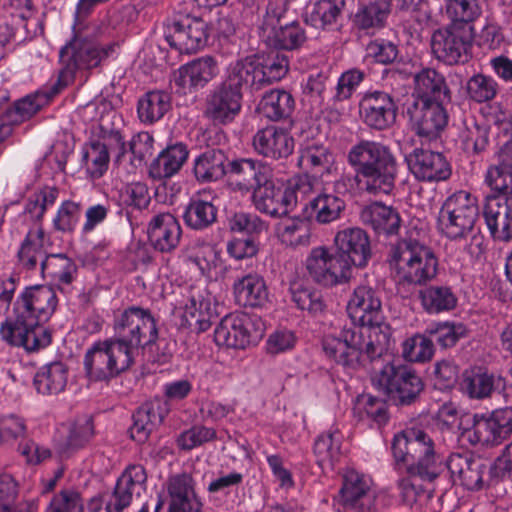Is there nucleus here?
<instances>
[{
	"mask_svg": "<svg viewBox=\"0 0 512 512\" xmlns=\"http://www.w3.org/2000/svg\"><path fill=\"white\" fill-rule=\"evenodd\" d=\"M114 336L109 338L128 356L135 354L140 347L156 342L158 330L156 321L148 309L130 306L117 311L113 317Z\"/></svg>",
	"mask_w": 512,
	"mask_h": 512,
	"instance_id": "423d86ee",
	"label": "nucleus"
},
{
	"mask_svg": "<svg viewBox=\"0 0 512 512\" xmlns=\"http://www.w3.org/2000/svg\"><path fill=\"white\" fill-rule=\"evenodd\" d=\"M512 435V408L504 407L488 413H475L472 426L463 437L472 445L495 447Z\"/></svg>",
	"mask_w": 512,
	"mask_h": 512,
	"instance_id": "9d476101",
	"label": "nucleus"
},
{
	"mask_svg": "<svg viewBox=\"0 0 512 512\" xmlns=\"http://www.w3.org/2000/svg\"><path fill=\"white\" fill-rule=\"evenodd\" d=\"M18 494L17 483L11 475H0V512H31L32 506L28 503H13Z\"/></svg>",
	"mask_w": 512,
	"mask_h": 512,
	"instance_id": "0e129e2a",
	"label": "nucleus"
},
{
	"mask_svg": "<svg viewBox=\"0 0 512 512\" xmlns=\"http://www.w3.org/2000/svg\"><path fill=\"white\" fill-rule=\"evenodd\" d=\"M496 162L488 166L485 184L492 196L512 197V141L504 143L495 154Z\"/></svg>",
	"mask_w": 512,
	"mask_h": 512,
	"instance_id": "cd10ccee",
	"label": "nucleus"
},
{
	"mask_svg": "<svg viewBox=\"0 0 512 512\" xmlns=\"http://www.w3.org/2000/svg\"><path fill=\"white\" fill-rule=\"evenodd\" d=\"M377 501L372 479L356 470H347L332 505L336 512H372L378 509Z\"/></svg>",
	"mask_w": 512,
	"mask_h": 512,
	"instance_id": "1a4fd4ad",
	"label": "nucleus"
},
{
	"mask_svg": "<svg viewBox=\"0 0 512 512\" xmlns=\"http://www.w3.org/2000/svg\"><path fill=\"white\" fill-rule=\"evenodd\" d=\"M243 93L223 81L206 96L204 116L214 124L226 125L234 121L242 107Z\"/></svg>",
	"mask_w": 512,
	"mask_h": 512,
	"instance_id": "f3484780",
	"label": "nucleus"
},
{
	"mask_svg": "<svg viewBox=\"0 0 512 512\" xmlns=\"http://www.w3.org/2000/svg\"><path fill=\"white\" fill-rule=\"evenodd\" d=\"M387 261L400 285H426L438 272L434 251L410 237L399 239L390 247Z\"/></svg>",
	"mask_w": 512,
	"mask_h": 512,
	"instance_id": "39448f33",
	"label": "nucleus"
},
{
	"mask_svg": "<svg viewBox=\"0 0 512 512\" xmlns=\"http://www.w3.org/2000/svg\"><path fill=\"white\" fill-rule=\"evenodd\" d=\"M501 378L487 370L478 368L467 372L462 381L465 394L471 399H486L500 386Z\"/></svg>",
	"mask_w": 512,
	"mask_h": 512,
	"instance_id": "a18cd8bd",
	"label": "nucleus"
},
{
	"mask_svg": "<svg viewBox=\"0 0 512 512\" xmlns=\"http://www.w3.org/2000/svg\"><path fill=\"white\" fill-rule=\"evenodd\" d=\"M236 302L244 307H262L269 297L264 278L257 273H248L237 278L232 286Z\"/></svg>",
	"mask_w": 512,
	"mask_h": 512,
	"instance_id": "c9c22d12",
	"label": "nucleus"
},
{
	"mask_svg": "<svg viewBox=\"0 0 512 512\" xmlns=\"http://www.w3.org/2000/svg\"><path fill=\"white\" fill-rule=\"evenodd\" d=\"M415 92L419 100L417 102H450V91L443 75L435 69L425 68L414 77Z\"/></svg>",
	"mask_w": 512,
	"mask_h": 512,
	"instance_id": "4c0bfd02",
	"label": "nucleus"
},
{
	"mask_svg": "<svg viewBox=\"0 0 512 512\" xmlns=\"http://www.w3.org/2000/svg\"><path fill=\"white\" fill-rule=\"evenodd\" d=\"M423 309L429 314H439L453 310L457 296L449 286L431 285L419 291Z\"/></svg>",
	"mask_w": 512,
	"mask_h": 512,
	"instance_id": "49530a36",
	"label": "nucleus"
},
{
	"mask_svg": "<svg viewBox=\"0 0 512 512\" xmlns=\"http://www.w3.org/2000/svg\"><path fill=\"white\" fill-rule=\"evenodd\" d=\"M483 214L495 240L508 242L512 239V197H487Z\"/></svg>",
	"mask_w": 512,
	"mask_h": 512,
	"instance_id": "c756f323",
	"label": "nucleus"
},
{
	"mask_svg": "<svg viewBox=\"0 0 512 512\" xmlns=\"http://www.w3.org/2000/svg\"><path fill=\"white\" fill-rule=\"evenodd\" d=\"M167 490L169 502L186 507V512H202L203 502L196 493L191 474L183 472L172 475L167 482Z\"/></svg>",
	"mask_w": 512,
	"mask_h": 512,
	"instance_id": "58836bf2",
	"label": "nucleus"
},
{
	"mask_svg": "<svg viewBox=\"0 0 512 512\" xmlns=\"http://www.w3.org/2000/svg\"><path fill=\"white\" fill-rule=\"evenodd\" d=\"M170 96L163 91H150L138 101L137 112L142 123L159 121L170 109Z\"/></svg>",
	"mask_w": 512,
	"mask_h": 512,
	"instance_id": "8fccbe9b",
	"label": "nucleus"
},
{
	"mask_svg": "<svg viewBox=\"0 0 512 512\" xmlns=\"http://www.w3.org/2000/svg\"><path fill=\"white\" fill-rule=\"evenodd\" d=\"M227 160L221 149H207L194 159L193 174L202 183L217 181L227 173Z\"/></svg>",
	"mask_w": 512,
	"mask_h": 512,
	"instance_id": "79ce46f5",
	"label": "nucleus"
},
{
	"mask_svg": "<svg viewBox=\"0 0 512 512\" xmlns=\"http://www.w3.org/2000/svg\"><path fill=\"white\" fill-rule=\"evenodd\" d=\"M389 13L388 0H373L359 7L354 23L361 30L379 29L384 26Z\"/></svg>",
	"mask_w": 512,
	"mask_h": 512,
	"instance_id": "864d4df0",
	"label": "nucleus"
},
{
	"mask_svg": "<svg viewBox=\"0 0 512 512\" xmlns=\"http://www.w3.org/2000/svg\"><path fill=\"white\" fill-rule=\"evenodd\" d=\"M345 206L341 197L324 191L309 200L305 211L318 223L327 224L339 219Z\"/></svg>",
	"mask_w": 512,
	"mask_h": 512,
	"instance_id": "37998d69",
	"label": "nucleus"
},
{
	"mask_svg": "<svg viewBox=\"0 0 512 512\" xmlns=\"http://www.w3.org/2000/svg\"><path fill=\"white\" fill-rule=\"evenodd\" d=\"M353 323L334 328L322 338L325 355L348 368L357 367L362 358L370 361L382 357L388 350V336L379 329L382 303L376 291L367 285L357 286L347 303Z\"/></svg>",
	"mask_w": 512,
	"mask_h": 512,
	"instance_id": "f257e3e1",
	"label": "nucleus"
},
{
	"mask_svg": "<svg viewBox=\"0 0 512 512\" xmlns=\"http://www.w3.org/2000/svg\"><path fill=\"white\" fill-rule=\"evenodd\" d=\"M252 144L259 155L275 160L285 159L294 151V139L290 133L273 125L258 130Z\"/></svg>",
	"mask_w": 512,
	"mask_h": 512,
	"instance_id": "bb28decb",
	"label": "nucleus"
},
{
	"mask_svg": "<svg viewBox=\"0 0 512 512\" xmlns=\"http://www.w3.org/2000/svg\"><path fill=\"white\" fill-rule=\"evenodd\" d=\"M298 166L307 173L330 175L334 168V155L330 148L322 143L312 141L299 149Z\"/></svg>",
	"mask_w": 512,
	"mask_h": 512,
	"instance_id": "f704fd0d",
	"label": "nucleus"
},
{
	"mask_svg": "<svg viewBox=\"0 0 512 512\" xmlns=\"http://www.w3.org/2000/svg\"><path fill=\"white\" fill-rule=\"evenodd\" d=\"M44 239L42 225L29 228L17 252V265L20 269L34 271L39 268L42 272V262L49 256L44 249Z\"/></svg>",
	"mask_w": 512,
	"mask_h": 512,
	"instance_id": "473e14b6",
	"label": "nucleus"
},
{
	"mask_svg": "<svg viewBox=\"0 0 512 512\" xmlns=\"http://www.w3.org/2000/svg\"><path fill=\"white\" fill-rule=\"evenodd\" d=\"M445 9L452 24L459 25L470 23L481 14L478 0H446Z\"/></svg>",
	"mask_w": 512,
	"mask_h": 512,
	"instance_id": "e2e57ef3",
	"label": "nucleus"
},
{
	"mask_svg": "<svg viewBox=\"0 0 512 512\" xmlns=\"http://www.w3.org/2000/svg\"><path fill=\"white\" fill-rule=\"evenodd\" d=\"M219 74L218 63L212 56H203L182 65L174 75V82L182 93L205 87Z\"/></svg>",
	"mask_w": 512,
	"mask_h": 512,
	"instance_id": "a878e982",
	"label": "nucleus"
},
{
	"mask_svg": "<svg viewBox=\"0 0 512 512\" xmlns=\"http://www.w3.org/2000/svg\"><path fill=\"white\" fill-rule=\"evenodd\" d=\"M208 25L198 17L175 15L168 20L165 39L181 54L196 53L208 42Z\"/></svg>",
	"mask_w": 512,
	"mask_h": 512,
	"instance_id": "f8f14e48",
	"label": "nucleus"
},
{
	"mask_svg": "<svg viewBox=\"0 0 512 512\" xmlns=\"http://www.w3.org/2000/svg\"><path fill=\"white\" fill-rule=\"evenodd\" d=\"M146 480V471L142 465L128 466L105 501L106 512H122L129 507L133 497L140 496L145 490Z\"/></svg>",
	"mask_w": 512,
	"mask_h": 512,
	"instance_id": "412c9836",
	"label": "nucleus"
},
{
	"mask_svg": "<svg viewBox=\"0 0 512 512\" xmlns=\"http://www.w3.org/2000/svg\"><path fill=\"white\" fill-rule=\"evenodd\" d=\"M285 8L283 5L270 4L263 20L262 29L267 33L271 44L278 49L294 50L306 40L304 29L298 22L283 23Z\"/></svg>",
	"mask_w": 512,
	"mask_h": 512,
	"instance_id": "2eb2a0df",
	"label": "nucleus"
},
{
	"mask_svg": "<svg viewBox=\"0 0 512 512\" xmlns=\"http://www.w3.org/2000/svg\"><path fill=\"white\" fill-rule=\"evenodd\" d=\"M337 254L343 256L352 266L365 267L371 257L370 240L361 228H345L337 232L334 238Z\"/></svg>",
	"mask_w": 512,
	"mask_h": 512,
	"instance_id": "393cba45",
	"label": "nucleus"
},
{
	"mask_svg": "<svg viewBox=\"0 0 512 512\" xmlns=\"http://www.w3.org/2000/svg\"><path fill=\"white\" fill-rule=\"evenodd\" d=\"M372 381L379 390L402 405L414 402L424 389V383L417 372L399 359L383 364L375 372Z\"/></svg>",
	"mask_w": 512,
	"mask_h": 512,
	"instance_id": "6e6552de",
	"label": "nucleus"
},
{
	"mask_svg": "<svg viewBox=\"0 0 512 512\" xmlns=\"http://www.w3.org/2000/svg\"><path fill=\"white\" fill-rule=\"evenodd\" d=\"M261 60L247 57L230 64L226 78L223 80L232 89L242 92L243 89L259 90L263 88V74H260Z\"/></svg>",
	"mask_w": 512,
	"mask_h": 512,
	"instance_id": "72a5a7b5",
	"label": "nucleus"
},
{
	"mask_svg": "<svg viewBox=\"0 0 512 512\" xmlns=\"http://www.w3.org/2000/svg\"><path fill=\"white\" fill-rule=\"evenodd\" d=\"M228 227L232 232L246 234L248 238L254 239L268 229V224L256 214L240 211L228 218Z\"/></svg>",
	"mask_w": 512,
	"mask_h": 512,
	"instance_id": "052dcab7",
	"label": "nucleus"
},
{
	"mask_svg": "<svg viewBox=\"0 0 512 512\" xmlns=\"http://www.w3.org/2000/svg\"><path fill=\"white\" fill-rule=\"evenodd\" d=\"M294 105V99L289 92L273 89L263 96L259 109L266 118L277 121L290 116Z\"/></svg>",
	"mask_w": 512,
	"mask_h": 512,
	"instance_id": "3c124183",
	"label": "nucleus"
},
{
	"mask_svg": "<svg viewBox=\"0 0 512 512\" xmlns=\"http://www.w3.org/2000/svg\"><path fill=\"white\" fill-rule=\"evenodd\" d=\"M443 104L427 101L415 102L413 108L408 109L412 128L419 137L427 141L439 137L448 122V115Z\"/></svg>",
	"mask_w": 512,
	"mask_h": 512,
	"instance_id": "4be33fe9",
	"label": "nucleus"
},
{
	"mask_svg": "<svg viewBox=\"0 0 512 512\" xmlns=\"http://www.w3.org/2000/svg\"><path fill=\"white\" fill-rule=\"evenodd\" d=\"M342 435L338 430L320 434L314 442V454L319 465L333 464L341 454Z\"/></svg>",
	"mask_w": 512,
	"mask_h": 512,
	"instance_id": "6e6d98bb",
	"label": "nucleus"
},
{
	"mask_svg": "<svg viewBox=\"0 0 512 512\" xmlns=\"http://www.w3.org/2000/svg\"><path fill=\"white\" fill-rule=\"evenodd\" d=\"M471 48V39L463 25L450 24L434 31L431 37L433 55L447 65L467 63Z\"/></svg>",
	"mask_w": 512,
	"mask_h": 512,
	"instance_id": "4468645a",
	"label": "nucleus"
},
{
	"mask_svg": "<svg viewBox=\"0 0 512 512\" xmlns=\"http://www.w3.org/2000/svg\"><path fill=\"white\" fill-rule=\"evenodd\" d=\"M478 215L477 198L468 191L459 190L442 204L437 228L448 239L461 240L473 231Z\"/></svg>",
	"mask_w": 512,
	"mask_h": 512,
	"instance_id": "0eeeda50",
	"label": "nucleus"
},
{
	"mask_svg": "<svg viewBox=\"0 0 512 512\" xmlns=\"http://www.w3.org/2000/svg\"><path fill=\"white\" fill-rule=\"evenodd\" d=\"M261 336L262 332L255 329L253 320L244 314L226 315L214 331L217 345L234 349H245Z\"/></svg>",
	"mask_w": 512,
	"mask_h": 512,
	"instance_id": "dca6fc26",
	"label": "nucleus"
},
{
	"mask_svg": "<svg viewBox=\"0 0 512 512\" xmlns=\"http://www.w3.org/2000/svg\"><path fill=\"white\" fill-rule=\"evenodd\" d=\"M217 219V208L210 201L193 197L185 207L183 220L187 227L193 230H204Z\"/></svg>",
	"mask_w": 512,
	"mask_h": 512,
	"instance_id": "de8ad7c7",
	"label": "nucleus"
},
{
	"mask_svg": "<svg viewBox=\"0 0 512 512\" xmlns=\"http://www.w3.org/2000/svg\"><path fill=\"white\" fill-rule=\"evenodd\" d=\"M64 68L60 73V79L57 84L47 89H41L35 93L29 94L22 99L16 101L12 107L7 109L2 115L0 124H9L12 128L13 125H18L30 119L44 106L48 105L51 100L59 93L60 82L62 79L66 81L72 80L75 73L70 78L68 75H63Z\"/></svg>",
	"mask_w": 512,
	"mask_h": 512,
	"instance_id": "5701e85b",
	"label": "nucleus"
},
{
	"mask_svg": "<svg viewBox=\"0 0 512 512\" xmlns=\"http://www.w3.org/2000/svg\"><path fill=\"white\" fill-rule=\"evenodd\" d=\"M345 0H318L307 13L306 21L315 28L326 29L336 24Z\"/></svg>",
	"mask_w": 512,
	"mask_h": 512,
	"instance_id": "5fc2aeb1",
	"label": "nucleus"
},
{
	"mask_svg": "<svg viewBox=\"0 0 512 512\" xmlns=\"http://www.w3.org/2000/svg\"><path fill=\"white\" fill-rule=\"evenodd\" d=\"M406 161L410 172L419 181L437 183L452 175L450 162L440 152L416 148L406 156Z\"/></svg>",
	"mask_w": 512,
	"mask_h": 512,
	"instance_id": "6ab92c4d",
	"label": "nucleus"
},
{
	"mask_svg": "<svg viewBox=\"0 0 512 512\" xmlns=\"http://www.w3.org/2000/svg\"><path fill=\"white\" fill-rule=\"evenodd\" d=\"M275 234L287 247L307 246L310 240L308 223L299 217L285 218L276 224Z\"/></svg>",
	"mask_w": 512,
	"mask_h": 512,
	"instance_id": "09e8293b",
	"label": "nucleus"
},
{
	"mask_svg": "<svg viewBox=\"0 0 512 512\" xmlns=\"http://www.w3.org/2000/svg\"><path fill=\"white\" fill-rule=\"evenodd\" d=\"M217 315V302L208 287L192 286L184 311V319L188 327L197 333L206 332Z\"/></svg>",
	"mask_w": 512,
	"mask_h": 512,
	"instance_id": "a211bd4d",
	"label": "nucleus"
},
{
	"mask_svg": "<svg viewBox=\"0 0 512 512\" xmlns=\"http://www.w3.org/2000/svg\"><path fill=\"white\" fill-rule=\"evenodd\" d=\"M361 222L378 234H395L401 224L399 213L379 202L365 206L360 213Z\"/></svg>",
	"mask_w": 512,
	"mask_h": 512,
	"instance_id": "ea45409f",
	"label": "nucleus"
},
{
	"mask_svg": "<svg viewBox=\"0 0 512 512\" xmlns=\"http://www.w3.org/2000/svg\"><path fill=\"white\" fill-rule=\"evenodd\" d=\"M132 356L124 353L110 339L98 341L86 352L84 368L93 381L108 380L133 364Z\"/></svg>",
	"mask_w": 512,
	"mask_h": 512,
	"instance_id": "9b49d317",
	"label": "nucleus"
},
{
	"mask_svg": "<svg viewBox=\"0 0 512 512\" xmlns=\"http://www.w3.org/2000/svg\"><path fill=\"white\" fill-rule=\"evenodd\" d=\"M58 297L52 286L26 287L13 304L11 315L1 324V338L10 345L28 352L46 348L51 332L43 326L55 313Z\"/></svg>",
	"mask_w": 512,
	"mask_h": 512,
	"instance_id": "f03ea898",
	"label": "nucleus"
},
{
	"mask_svg": "<svg viewBox=\"0 0 512 512\" xmlns=\"http://www.w3.org/2000/svg\"><path fill=\"white\" fill-rule=\"evenodd\" d=\"M227 173L234 178L236 189L244 193H252L259 185L265 184L267 178H272V170L268 164L251 158L229 162Z\"/></svg>",
	"mask_w": 512,
	"mask_h": 512,
	"instance_id": "c85d7f7f",
	"label": "nucleus"
},
{
	"mask_svg": "<svg viewBox=\"0 0 512 512\" xmlns=\"http://www.w3.org/2000/svg\"><path fill=\"white\" fill-rule=\"evenodd\" d=\"M42 276L51 286L65 291L76 279L78 267L75 261L65 254H50L42 262Z\"/></svg>",
	"mask_w": 512,
	"mask_h": 512,
	"instance_id": "e433bc0d",
	"label": "nucleus"
},
{
	"mask_svg": "<svg viewBox=\"0 0 512 512\" xmlns=\"http://www.w3.org/2000/svg\"><path fill=\"white\" fill-rule=\"evenodd\" d=\"M359 107L364 123L372 129H387L396 120L397 106L390 94L386 92L366 93L361 99Z\"/></svg>",
	"mask_w": 512,
	"mask_h": 512,
	"instance_id": "b1692460",
	"label": "nucleus"
},
{
	"mask_svg": "<svg viewBox=\"0 0 512 512\" xmlns=\"http://www.w3.org/2000/svg\"><path fill=\"white\" fill-rule=\"evenodd\" d=\"M87 173L93 179L101 178L108 169L110 156L106 144L92 141L83 154Z\"/></svg>",
	"mask_w": 512,
	"mask_h": 512,
	"instance_id": "13d9d810",
	"label": "nucleus"
},
{
	"mask_svg": "<svg viewBox=\"0 0 512 512\" xmlns=\"http://www.w3.org/2000/svg\"><path fill=\"white\" fill-rule=\"evenodd\" d=\"M148 239L152 247L162 253L175 250L181 239L182 229L170 213H159L148 224Z\"/></svg>",
	"mask_w": 512,
	"mask_h": 512,
	"instance_id": "7c9ffc66",
	"label": "nucleus"
},
{
	"mask_svg": "<svg viewBox=\"0 0 512 512\" xmlns=\"http://www.w3.org/2000/svg\"><path fill=\"white\" fill-rule=\"evenodd\" d=\"M305 267L309 277L324 287L344 284L351 278V269L343 256L331 253L325 246L311 249Z\"/></svg>",
	"mask_w": 512,
	"mask_h": 512,
	"instance_id": "ddd939ff",
	"label": "nucleus"
},
{
	"mask_svg": "<svg viewBox=\"0 0 512 512\" xmlns=\"http://www.w3.org/2000/svg\"><path fill=\"white\" fill-rule=\"evenodd\" d=\"M58 189L56 187L45 186L39 191L31 194L25 204L22 216L26 221L29 219L32 222V226L42 225L41 220L43 219L46 210L49 206H52L57 197Z\"/></svg>",
	"mask_w": 512,
	"mask_h": 512,
	"instance_id": "603ef678",
	"label": "nucleus"
},
{
	"mask_svg": "<svg viewBox=\"0 0 512 512\" xmlns=\"http://www.w3.org/2000/svg\"><path fill=\"white\" fill-rule=\"evenodd\" d=\"M427 332L435 336L441 347L448 348L467 335V328L462 323L439 322L430 326Z\"/></svg>",
	"mask_w": 512,
	"mask_h": 512,
	"instance_id": "69168bd1",
	"label": "nucleus"
},
{
	"mask_svg": "<svg viewBox=\"0 0 512 512\" xmlns=\"http://www.w3.org/2000/svg\"><path fill=\"white\" fill-rule=\"evenodd\" d=\"M68 380V369L61 362L43 366L34 376L33 384L42 395H56L64 391Z\"/></svg>",
	"mask_w": 512,
	"mask_h": 512,
	"instance_id": "c03bdc74",
	"label": "nucleus"
},
{
	"mask_svg": "<svg viewBox=\"0 0 512 512\" xmlns=\"http://www.w3.org/2000/svg\"><path fill=\"white\" fill-rule=\"evenodd\" d=\"M498 83L488 75L476 74L467 81V93L477 103L494 99L498 93Z\"/></svg>",
	"mask_w": 512,
	"mask_h": 512,
	"instance_id": "680f3d73",
	"label": "nucleus"
},
{
	"mask_svg": "<svg viewBox=\"0 0 512 512\" xmlns=\"http://www.w3.org/2000/svg\"><path fill=\"white\" fill-rule=\"evenodd\" d=\"M189 150L181 142L169 145L150 165L149 174L154 179L170 178L177 174L187 161Z\"/></svg>",
	"mask_w": 512,
	"mask_h": 512,
	"instance_id": "a19ab883",
	"label": "nucleus"
},
{
	"mask_svg": "<svg viewBox=\"0 0 512 512\" xmlns=\"http://www.w3.org/2000/svg\"><path fill=\"white\" fill-rule=\"evenodd\" d=\"M169 410L167 401L160 398L144 403L133 415L131 438L138 443H144L152 431L162 423Z\"/></svg>",
	"mask_w": 512,
	"mask_h": 512,
	"instance_id": "2f4dec72",
	"label": "nucleus"
},
{
	"mask_svg": "<svg viewBox=\"0 0 512 512\" xmlns=\"http://www.w3.org/2000/svg\"><path fill=\"white\" fill-rule=\"evenodd\" d=\"M434 355L433 341L425 335L416 334L402 343V357L409 362L423 363Z\"/></svg>",
	"mask_w": 512,
	"mask_h": 512,
	"instance_id": "bf43d9fd",
	"label": "nucleus"
},
{
	"mask_svg": "<svg viewBox=\"0 0 512 512\" xmlns=\"http://www.w3.org/2000/svg\"><path fill=\"white\" fill-rule=\"evenodd\" d=\"M354 411L360 419L374 422L378 426L386 424L389 419L387 403L372 395L358 397Z\"/></svg>",
	"mask_w": 512,
	"mask_h": 512,
	"instance_id": "4d7b16f0",
	"label": "nucleus"
},
{
	"mask_svg": "<svg viewBox=\"0 0 512 512\" xmlns=\"http://www.w3.org/2000/svg\"><path fill=\"white\" fill-rule=\"evenodd\" d=\"M257 211L273 218L284 217L296 206L294 192L287 187H277L271 178L259 185L251 195Z\"/></svg>",
	"mask_w": 512,
	"mask_h": 512,
	"instance_id": "aec40b11",
	"label": "nucleus"
},
{
	"mask_svg": "<svg viewBox=\"0 0 512 512\" xmlns=\"http://www.w3.org/2000/svg\"><path fill=\"white\" fill-rule=\"evenodd\" d=\"M81 205L74 201H64L59 206L53 218V227L62 233H71L75 230L81 218Z\"/></svg>",
	"mask_w": 512,
	"mask_h": 512,
	"instance_id": "338daca9",
	"label": "nucleus"
},
{
	"mask_svg": "<svg viewBox=\"0 0 512 512\" xmlns=\"http://www.w3.org/2000/svg\"><path fill=\"white\" fill-rule=\"evenodd\" d=\"M392 453L398 468L423 482H432L444 469L432 437L420 429H406L394 435Z\"/></svg>",
	"mask_w": 512,
	"mask_h": 512,
	"instance_id": "20e7f679",
	"label": "nucleus"
},
{
	"mask_svg": "<svg viewBox=\"0 0 512 512\" xmlns=\"http://www.w3.org/2000/svg\"><path fill=\"white\" fill-rule=\"evenodd\" d=\"M359 188L368 194L389 195L398 173V162L391 148L382 142L360 140L347 153Z\"/></svg>",
	"mask_w": 512,
	"mask_h": 512,
	"instance_id": "7ed1b4c3",
	"label": "nucleus"
},
{
	"mask_svg": "<svg viewBox=\"0 0 512 512\" xmlns=\"http://www.w3.org/2000/svg\"><path fill=\"white\" fill-rule=\"evenodd\" d=\"M46 512H84V505L79 492L66 489L53 496Z\"/></svg>",
	"mask_w": 512,
	"mask_h": 512,
	"instance_id": "774afa93",
	"label": "nucleus"
}]
</instances>
